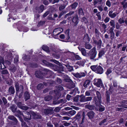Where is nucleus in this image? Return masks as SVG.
I'll return each mask as SVG.
<instances>
[{"label": "nucleus", "instance_id": "obj_6", "mask_svg": "<svg viewBox=\"0 0 127 127\" xmlns=\"http://www.w3.org/2000/svg\"><path fill=\"white\" fill-rule=\"evenodd\" d=\"M63 31V29L61 28H56L54 29L53 32V34L54 36H56L59 35Z\"/></svg>", "mask_w": 127, "mask_h": 127}, {"label": "nucleus", "instance_id": "obj_43", "mask_svg": "<svg viewBox=\"0 0 127 127\" xmlns=\"http://www.w3.org/2000/svg\"><path fill=\"white\" fill-rule=\"evenodd\" d=\"M51 67H53L55 71H58L59 66L58 65H53V66H51Z\"/></svg>", "mask_w": 127, "mask_h": 127}, {"label": "nucleus", "instance_id": "obj_56", "mask_svg": "<svg viewBox=\"0 0 127 127\" xmlns=\"http://www.w3.org/2000/svg\"><path fill=\"white\" fill-rule=\"evenodd\" d=\"M80 31H81L84 32H85V29L84 27L81 26L78 29Z\"/></svg>", "mask_w": 127, "mask_h": 127}, {"label": "nucleus", "instance_id": "obj_3", "mask_svg": "<svg viewBox=\"0 0 127 127\" xmlns=\"http://www.w3.org/2000/svg\"><path fill=\"white\" fill-rule=\"evenodd\" d=\"M97 54V52L95 47H94L91 49L88 53L89 56H90V59L91 60H93L95 58Z\"/></svg>", "mask_w": 127, "mask_h": 127}, {"label": "nucleus", "instance_id": "obj_23", "mask_svg": "<svg viewBox=\"0 0 127 127\" xmlns=\"http://www.w3.org/2000/svg\"><path fill=\"white\" fill-rule=\"evenodd\" d=\"M90 81L88 79L86 80L84 82L83 84V86L85 88H87L89 85Z\"/></svg>", "mask_w": 127, "mask_h": 127}, {"label": "nucleus", "instance_id": "obj_26", "mask_svg": "<svg viewBox=\"0 0 127 127\" xmlns=\"http://www.w3.org/2000/svg\"><path fill=\"white\" fill-rule=\"evenodd\" d=\"M10 108L13 113H14L16 112L17 111V107H16L14 104H12L10 106Z\"/></svg>", "mask_w": 127, "mask_h": 127}, {"label": "nucleus", "instance_id": "obj_58", "mask_svg": "<svg viewBox=\"0 0 127 127\" xmlns=\"http://www.w3.org/2000/svg\"><path fill=\"white\" fill-rule=\"evenodd\" d=\"M79 73L80 75V78L82 77L85 76L86 74V73H84V72H81Z\"/></svg>", "mask_w": 127, "mask_h": 127}, {"label": "nucleus", "instance_id": "obj_31", "mask_svg": "<svg viewBox=\"0 0 127 127\" xmlns=\"http://www.w3.org/2000/svg\"><path fill=\"white\" fill-rule=\"evenodd\" d=\"M85 107L90 110H92L94 109L95 106L93 105L88 104L86 105Z\"/></svg>", "mask_w": 127, "mask_h": 127}, {"label": "nucleus", "instance_id": "obj_11", "mask_svg": "<svg viewBox=\"0 0 127 127\" xmlns=\"http://www.w3.org/2000/svg\"><path fill=\"white\" fill-rule=\"evenodd\" d=\"M31 113L34 119H41V116L38 113H35L33 112L32 111Z\"/></svg>", "mask_w": 127, "mask_h": 127}, {"label": "nucleus", "instance_id": "obj_4", "mask_svg": "<svg viewBox=\"0 0 127 127\" xmlns=\"http://www.w3.org/2000/svg\"><path fill=\"white\" fill-rule=\"evenodd\" d=\"M32 112V111L29 112H26L24 115L22 114L24 120L26 122H28L31 119V113Z\"/></svg>", "mask_w": 127, "mask_h": 127}, {"label": "nucleus", "instance_id": "obj_28", "mask_svg": "<svg viewBox=\"0 0 127 127\" xmlns=\"http://www.w3.org/2000/svg\"><path fill=\"white\" fill-rule=\"evenodd\" d=\"M42 62L45 65L47 66L51 67L53 66V64L51 63L48 62L47 61L45 60H43L42 61Z\"/></svg>", "mask_w": 127, "mask_h": 127}, {"label": "nucleus", "instance_id": "obj_49", "mask_svg": "<svg viewBox=\"0 0 127 127\" xmlns=\"http://www.w3.org/2000/svg\"><path fill=\"white\" fill-rule=\"evenodd\" d=\"M64 80L65 82H71L72 80L70 79L69 77H67L65 78L64 79Z\"/></svg>", "mask_w": 127, "mask_h": 127}, {"label": "nucleus", "instance_id": "obj_9", "mask_svg": "<svg viewBox=\"0 0 127 127\" xmlns=\"http://www.w3.org/2000/svg\"><path fill=\"white\" fill-rule=\"evenodd\" d=\"M43 112L46 115L49 114H51L53 113V109L52 108L45 109L43 111Z\"/></svg>", "mask_w": 127, "mask_h": 127}, {"label": "nucleus", "instance_id": "obj_19", "mask_svg": "<svg viewBox=\"0 0 127 127\" xmlns=\"http://www.w3.org/2000/svg\"><path fill=\"white\" fill-rule=\"evenodd\" d=\"M68 4V2L66 1L65 2V3L63 5H61L59 7V10L60 11H62V10L64 9L66 5Z\"/></svg>", "mask_w": 127, "mask_h": 127}, {"label": "nucleus", "instance_id": "obj_2", "mask_svg": "<svg viewBox=\"0 0 127 127\" xmlns=\"http://www.w3.org/2000/svg\"><path fill=\"white\" fill-rule=\"evenodd\" d=\"M90 67L93 71H95L98 74H102L104 71L103 68L100 65H92Z\"/></svg>", "mask_w": 127, "mask_h": 127}, {"label": "nucleus", "instance_id": "obj_14", "mask_svg": "<svg viewBox=\"0 0 127 127\" xmlns=\"http://www.w3.org/2000/svg\"><path fill=\"white\" fill-rule=\"evenodd\" d=\"M63 90L64 88L63 87L60 85H57L55 87L54 92L56 93V92L58 93L59 91H62Z\"/></svg>", "mask_w": 127, "mask_h": 127}, {"label": "nucleus", "instance_id": "obj_54", "mask_svg": "<svg viewBox=\"0 0 127 127\" xmlns=\"http://www.w3.org/2000/svg\"><path fill=\"white\" fill-rule=\"evenodd\" d=\"M29 107L26 106H22L21 109L25 110H27L29 109Z\"/></svg>", "mask_w": 127, "mask_h": 127}, {"label": "nucleus", "instance_id": "obj_45", "mask_svg": "<svg viewBox=\"0 0 127 127\" xmlns=\"http://www.w3.org/2000/svg\"><path fill=\"white\" fill-rule=\"evenodd\" d=\"M110 26L112 27V28H115V24L114 21L111 20L110 22Z\"/></svg>", "mask_w": 127, "mask_h": 127}, {"label": "nucleus", "instance_id": "obj_30", "mask_svg": "<svg viewBox=\"0 0 127 127\" xmlns=\"http://www.w3.org/2000/svg\"><path fill=\"white\" fill-rule=\"evenodd\" d=\"M104 49H102L99 52L98 54V58H101L103 55L104 54Z\"/></svg>", "mask_w": 127, "mask_h": 127}, {"label": "nucleus", "instance_id": "obj_55", "mask_svg": "<svg viewBox=\"0 0 127 127\" xmlns=\"http://www.w3.org/2000/svg\"><path fill=\"white\" fill-rule=\"evenodd\" d=\"M73 75L74 76L77 78H80V76L79 73H74L73 74Z\"/></svg>", "mask_w": 127, "mask_h": 127}, {"label": "nucleus", "instance_id": "obj_20", "mask_svg": "<svg viewBox=\"0 0 127 127\" xmlns=\"http://www.w3.org/2000/svg\"><path fill=\"white\" fill-rule=\"evenodd\" d=\"M79 50L81 51L82 54L84 56H87V53L86 50L84 48H80L78 47Z\"/></svg>", "mask_w": 127, "mask_h": 127}, {"label": "nucleus", "instance_id": "obj_62", "mask_svg": "<svg viewBox=\"0 0 127 127\" xmlns=\"http://www.w3.org/2000/svg\"><path fill=\"white\" fill-rule=\"evenodd\" d=\"M15 118L14 116L13 115H10L8 117V119L13 121Z\"/></svg>", "mask_w": 127, "mask_h": 127}, {"label": "nucleus", "instance_id": "obj_27", "mask_svg": "<svg viewBox=\"0 0 127 127\" xmlns=\"http://www.w3.org/2000/svg\"><path fill=\"white\" fill-rule=\"evenodd\" d=\"M84 40L86 43H88L89 42L90 39L88 34H86L85 35V36L84 38Z\"/></svg>", "mask_w": 127, "mask_h": 127}, {"label": "nucleus", "instance_id": "obj_39", "mask_svg": "<svg viewBox=\"0 0 127 127\" xmlns=\"http://www.w3.org/2000/svg\"><path fill=\"white\" fill-rule=\"evenodd\" d=\"M43 84L42 83L39 84L37 86V88L38 90H40L42 89L43 87Z\"/></svg>", "mask_w": 127, "mask_h": 127}, {"label": "nucleus", "instance_id": "obj_8", "mask_svg": "<svg viewBox=\"0 0 127 127\" xmlns=\"http://www.w3.org/2000/svg\"><path fill=\"white\" fill-rule=\"evenodd\" d=\"M94 81V85L97 87H99L100 86H103V84L101 79H95Z\"/></svg>", "mask_w": 127, "mask_h": 127}, {"label": "nucleus", "instance_id": "obj_44", "mask_svg": "<svg viewBox=\"0 0 127 127\" xmlns=\"http://www.w3.org/2000/svg\"><path fill=\"white\" fill-rule=\"evenodd\" d=\"M65 13V12L63 11H61L59 13L58 16V18H61L62 16H63Z\"/></svg>", "mask_w": 127, "mask_h": 127}, {"label": "nucleus", "instance_id": "obj_61", "mask_svg": "<svg viewBox=\"0 0 127 127\" xmlns=\"http://www.w3.org/2000/svg\"><path fill=\"white\" fill-rule=\"evenodd\" d=\"M59 103H62L63 104L66 102V100L65 99H61L59 100Z\"/></svg>", "mask_w": 127, "mask_h": 127}, {"label": "nucleus", "instance_id": "obj_51", "mask_svg": "<svg viewBox=\"0 0 127 127\" xmlns=\"http://www.w3.org/2000/svg\"><path fill=\"white\" fill-rule=\"evenodd\" d=\"M45 21H40L39 22V23L37 25V26H42L43 25L45 24Z\"/></svg>", "mask_w": 127, "mask_h": 127}, {"label": "nucleus", "instance_id": "obj_53", "mask_svg": "<svg viewBox=\"0 0 127 127\" xmlns=\"http://www.w3.org/2000/svg\"><path fill=\"white\" fill-rule=\"evenodd\" d=\"M98 109L99 110L100 112H102L104 110V107L102 106V105H100L99 106Z\"/></svg>", "mask_w": 127, "mask_h": 127}, {"label": "nucleus", "instance_id": "obj_5", "mask_svg": "<svg viewBox=\"0 0 127 127\" xmlns=\"http://www.w3.org/2000/svg\"><path fill=\"white\" fill-rule=\"evenodd\" d=\"M114 90V88L112 86H110L109 91H107L106 92L105 95L106 96V99L107 102H109L110 101V95L111 94L113 90Z\"/></svg>", "mask_w": 127, "mask_h": 127}, {"label": "nucleus", "instance_id": "obj_60", "mask_svg": "<svg viewBox=\"0 0 127 127\" xmlns=\"http://www.w3.org/2000/svg\"><path fill=\"white\" fill-rule=\"evenodd\" d=\"M51 61L53 62L55 64L59 65L61 64L58 61L54 60H51Z\"/></svg>", "mask_w": 127, "mask_h": 127}, {"label": "nucleus", "instance_id": "obj_63", "mask_svg": "<svg viewBox=\"0 0 127 127\" xmlns=\"http://www.w3.org/2000/svg\"><path fill=\"white\" fill-rule=\"evenodd\" d=\"M56 81L59 84H60L62 82V81L61 79L59 78H57Z\"/></svg>", "mask_w": 127, "mask_h": 127}, {"label": "nucleus", "instance_id": "obj_52", "mask_svg": "<svg viewBox=\"0 0 127 127\" xmlns=\"http://www.w3.org/2000/svg\"><path fill=\"white\" fill-rule=\"evenodd\" d=\"M121 4L123 5V8H126L127 7V2H122L121 3Z\"/></svg>", "mask_w": 127, "mask_h": 127}, {"label": "nucleus", "instance_id": "obj_22", "mask_svg": "<svg viewBox=\"0 0 127 127\" xmlns=\"http://www.w3.org/2000/svg\"><path fill=\"white\" fill-rule=\"evenodd\" d=\"M8 92L10 95H13L15 92L14 88L12 86H11L9 88Z\"/></svg>", "mask_w": 127, "mask_h": 127}, {"label": "nucleus", "instance_id": "obj_40", "mask_svg": "<svg viewBox=\"0 0 127 127\" xmlns=\"http://www.w3.org/2000/svg\"><path fill=\"white\" fill-rule=\"evenodd\" d=\"M96 96H95V97H97V98L99 97L100 98H101V96L100 93L98 91H96Z\"/></svg>", "mask_w": 127, "mask_h": 127}, {"label": "nucleus", "instance_id": "obj_12", "mask_svg": "<svg viewBox=\"0 0 127 127\" xmlns=\"http://www.w3.org/2000/svg\"><path fill=\"white\" fill-rule=\"evenodd\" d=\"M87 115L89 119H93L95 117V113L93 111H91L88 112Z\"/></svg>", "mask_w": 127, "mask_h": 127}, {"label": "nucleus", "instance_id": "obj_37", "mask_svg": "<svg viewBox=\"0 0 127 127\" xmlns=\"http://www.w3.org/2000/svg\"><path fill=\"white\" fill-rule=\"evenodd\" d=\"M79 101L81 102H86V97L85 96H80L79 98Z\"/></svg>", "mask_w": 127, "mask_h": 127}, {"label": "nucleus", "instance_id": "obj_36", "mask_svg": "<svg viewBox=\"0 0 127 127\" xmlns=\"http://www.w3.org/2000/svg\"><path fill=\"white\" fill-rule=\"evenodd\" d=\"M78 14L79 15H84V12L82 8L79 7L78 9Z\"/></svg>", "mask_w": 127, "mask_h": 127}, {"label": "nucleus", "instance_id": "obj_25", "mask_svg": "<svg viewBox=\"0 0 127 127\" xmlns=\"http://www.w3.org/2000/svg\"><path fill=\"white\" fill-rule=\"evenodd\" d=\"M63 55L65 56L66 58L68 57V56H71L72 54L74 53L73 52H71L69 51H65L63 53Z\"/></svg>", "mask_w": 127, "mask_h": 127}, {"label": "nucleus", "instance_id": "obj_18", "mask_svg": "<svg viewBox=\"0 0 127 127\" xmlns=\"http://www.w3.org/2000/svg\"><path fill=\"white\" fill-rule=\"evenodd\" d=\"M117 14V12L113 13V11H110L108 13V15L111 18H114L116 16Z\"/></svg>", "mask_w": 127, "mask_h": 127}, {"label": "nucleus", "instance_id": "obj_15", "mask_svg": "<svg viewBox=\"0 0 127 127\" xmlns=\"http://www.w3.org/2000/svg\"><path fill=\"white\" fill-rule=\"evenodd\" d=\"M44 9V6L42 5L39 7H36L35 8L36 10L38 13L42 12Z\"/></svg>", "mask_w": 127, "mask_h": 127}, {"label": "nucleus", "instance_id": "obj_34", "mask_svg": "<svg viewBox=\"0 0 127 127\" xmlns=\"http://www.w3.org/2000/svg\"><path fill=\"white\" fill-rule=\"evenodd\" d=\"M15 103L17 105V106L19 108H21L22 106V102H17L16 100H15Z\"/></svg>", "mask_w": 127, "mask_h": 127}, {"label": "nucleus", "instance_id": "obj_13", "mask_svg": "<svg viewBox=\"0 0 127 127\" xmlns=\"http://www.w3.org/2000/svg\"><path fill=\"white\" fill-rule=\"evenodd\" d=\"M94 100L96 105V106H98L101 101V98L95 96L94 98Z\"/></svg>", "mask_w": 127, "mask_h": 127}, {"label": "nucleus", "instance_id": "obj_46", "mask_svg": "<svg viewBox=\"0 0 127 127\" xmlns=\"http://www.w3.org/2000/svg\"><path fill=\"white\" fill-rule=\"evenodd\" d=\"M44 71L46 72L47 74H50V75H52L53 74L52 72L48 69H44Z\"/></svg>", "mask_w": 127, "mask_h": 127}, {"label": "nucleus", "instance_id": "obj_42", "mask_svg": "<svg viewBox=\"0 0 127 127\" xmlns=\"http://www.w3.org/2000/svg\"><path fill=\"white\" fill-rule=\"evenodd\" d=\"M76 63L79 65L83 66L84 64V62L83 61H80L77 62Z\"/></svg>", "mask_w": 127, "mask_h": 127}, {"label": "nucleus", "instance_id": "obj_33", "mask_svg": "<svg viewBox=\"0 0 127 127\" xmlns=\"http://www.w3.org/2000/svg\"><path fill=\"white\" fill-rule=\"evenodd\" d=\"M52 97L51 96L48 95L44 97V100L47 101H49L52 100Z\"/></svg>", "mask_w": 127, "mask_h": 127}, {"label": "nucleus", "instance_id": "obj_47", "mask_svg": "<svg viewBox=\"0 0 127 127\" xmlns=\"http://www.w3.org/2000/svg\"><path fill=\"white\" fill-rule=\"evenodd\" d=\"M81 113L79 112L78 113L76 116L75 117V118L76 119H79L80 118Z\"/></svg>", "mask_w": 127, "mask_h": 127}, {"label": "nucleus", "instance_id": "obj_17", "mask_svg": "<svg viewBox=\"0 0 127 127\" xmlns=\"http://www.w3.org/2000/svg\"><path fill=\"white\" fill-rule=\"evenodd\" d=\"M2 99L3 103L4 105L5 106V107L7 108L9 107L10 105V104L9 103H7V99L4 97H3Z\"/></svg>", "mask_w": 127, "mask_h": 127}, {"label": "nucleus", "instance_id": "obj_1", "mask_svg": "<svg viewBox=\"0 0 127 127\" xmlns=\"http://www.w3.org/2000/svg\"><path fill=\"white\" fill-rule=\"evenodd\" d=\"M23 82L22 80H21L20 82L19 81H15L14 82V86L15 88L16 94H18L20 92L23 91L24 88L22 84H21L20 82Z\"/></svg>", "mask_w": 127, "mask_h": 127}, {"label": "nucleus", "instance_id": "obj_50", "mask_svg": "<svg viewBox=\"0 0 127 127\" xmlns=\"http://www.w3.org/2000/svg\"><path fill=\"white\" fill-rule=\"evenodd\" d=\"M112 69L111 68H109L107 69L106 71V74L107 75H108L109 74L111 73L112 72L111 70Z\"/></svg>", "mask_w": 127, "mask_h": 127}, {"label": "nucleus", "instance_id": "obj_38", "mask_svg": "<svg viewBox=\"0 0 127 127\" xmlns=\"http://www.w3.org/2000/svg\"><path fill=\"white\" fill-rule=\"evenodd\" d=\"M76 113V111L74 110H71L67 112V114H70L71 116L74 115Z\"/></svg>", "mask_w": 127, "mask_h": 127}, {"label": "nucleus", "instance_id": "obj_29", "mask_svg": "<svg viewBox=\"0 0 127 127\" xmlns=\"http://www.w3.org/2000/svg\"><path fill=\"white\" fill-rule=\"evenodd\" d=\"M1 69L2 70V71H1V74L3 75L9 74L8 71L7 69H2L1 66Z\"/></svg>", "mask_w": 127, "mask_h": 127}, {"label": "nucleus", "instance_id": "obj_10", "mask_svg": "<svg viewBox=\"0 0 127 127\" xmlns=\"http://www.w3.org/2000/svg\"><path fill=\"white\" fill-rule=\"evenodd\" d=\"M78 15L76 14L75 16L73 17L72 18V22L74 23V26H76L78 23Z\"/></svg>", "mask_w": 127, "mask_h": 127}, {"label": "nucleus", "instance_id": "obj_7", "mask_svg": "<svg viewBox=\"0 0 127 127\" xmlns=\"http://www.w3.org/2000/svg\"><path fill=\"white\" fill-rule=\"evenodd\" d=\"M93 43L97 45V48L98 49H99L101 48L102 43V41L101 39H99L98 41L95 40H94Z\"/></svg>", "mask_w": 127, "mask_h": 127}, {"label": "nucleus", "instance_id": "obj_48", "mask_svg": "<svg viewBox=\"0 0 127 127\" xmlns=\"http://www.w3.org/2000/svg\"><path fill=\"white\" fill-rule=\"evenodd\" d=\"M118 22L120 24H121L123 23H125V20H123V18H120L118 20Z\"/></svg>", "mask_w": 127, "mask_h": 127}, {"label": "nucleus", "instance_id": "obj_24", "mask_svg": "<svg viewBox=\"0 0 127 127\" xmlns=\"http://www.w3.org/2000/svg\"><path fill=\"white\" fill-rule=\"evenodd\" d=\"M78 4V2H75L74 3L71 4L70 6L71 9L72 10L75 9Z\"/></svg>", "mask_w": 127, "mask_h": 127}, {"label": "nucleus", "instance_id": "obj_32", "mask_svg": "<svg viewBox=\"0 0 127 127\" xmlns=\"http://www.w3.org/2000/svg\"><path fill=\"white\" fill-rule=\"evenodd\" d=\"M42 49L47 52H50V50L49 48L46 45H43L42 47Z\"/></svg>", "mask_w": 127, "mask_h": 127}, {"label": "nucleus", "instance_id": "obj_64", "mask_svg": "<svg viewBox=\"0 0 127 127\" xmlns=\"http://www.w3.org/2000/svg\"><path fill=\"white\" fill-rule=\"evenodd\" d=\"M21 125L23 127H27L28 126L26 123L24 122L22 123Z\"/></svg>", "mask_w": 127, "mask_h": 127}, {"label": "nucleus", "instance_id": "obj_21", "mask_svg": "<svg viewBox=\"0 0 127 127\" xmlns=\"http://www.w3.org/2000/svg\"><path fill=\"white\" fill-rule=\"evenodd\" d=\"M75 87L74 84L72 81L70 82L69 83L67 84V87L68 89H71L74 88Z\"/></svg>", "mask_w": 127, "mask_h": 127}, {"label": "nucleus", "instance_id": "obj_35", "mask_svg": "<svg viewBox=\"0 0 127 127\" xmlns=\"http://www.w3.org/2000/svg\"><path fill=\"white\" fill-rule=\"evenodd\" d=\"M85 47L86 49H90L92 47V45L88 43H86L85 44Z\"/></svg>", "mask_w": 127, "mask_h": 127}, {"label": "nucleus", "instance_id": "obj_57", "mask_svg": "<svg viewBox=\"0 0 127 127\" xmlns=\"http://www.w3.org/2000/svg\"><path fill=\"white\" fill-rule=\"evenodd\" d=\"M106 4L109 7H110L111 5L110 2L109 0H108L106 2Z\"/></svg>", "mask_w": 127, "mask_h": 127}, {"label": "nucleus", "instance_id": "obj_16", "mask_svg": "<svg viewBox=\"0 0 127 127\" xmlns=\"http://www.w3.org/2000/svg\"><path fill=\"white\" fill-rule=\"evenodd\" d=\"M24 97L26 101L30 99V96L29 93L28 92L26 91L25 92L24 94Z\"/></svg>", "mask_w": 127, "mask_h": 127}, {"label": "nucleus", "instance_id": "obj_41", "mask_svg": "<svg viewBox=\"0 0 127 127\" xmlns=\"http://www.w3.org/2000/svg\"><path fill=\"white\" fill-rule=\"evenodd\" d=\"M16 116H18L22 115V114H23L22 112L19 110H18L17 111H16Z\"/></svg>", "mask_w": 127, "mask_h": 127}, {"label": "nucleus", "instance_id": "obj_59", "mask_svg": "<svg viewBox=\"0 0 127 127\" xmlns=\"http://www.w3.org/2000/svg\"><path fill=\"white\" fill-rule=\"evenodd\" d=\"M92 99V96H88L86 97V102L91 101Z\"/></svg>", "mask_w": 127, "mask_h": 127}]
</instances>
